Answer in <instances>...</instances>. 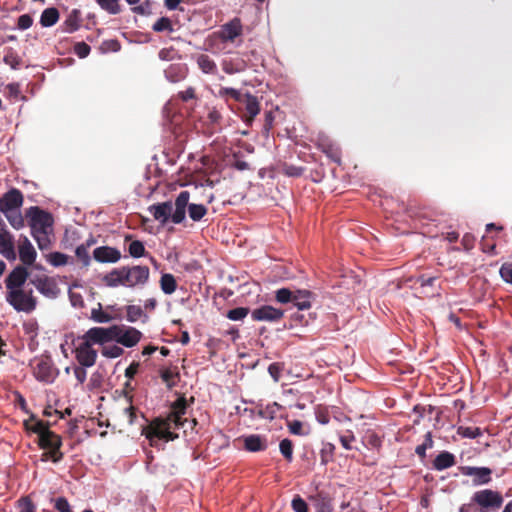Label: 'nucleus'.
Here are the masks:
<instances>
[{"instance_id":"obj_1","label":"nucleus","mask_w":512,"mask_h":512,"mask_svg":"<svg viewBox=\"0 0 512 512\" xmlns=\"http://www.w3.org/2000/svg\"><path fill=\"white\" fill-rule=\"evenodd\" d=\"M187 400L185 397H179L171 405V411L166 418H155L151 423L144 427L142 434L149 440L151 446H157L158 440L165 442L174 441L178 434L172 429L183 428L187 422L184 415L187 412Z\"/></svg>"},{"instance_id":"obj_2","label":"nucleus","mask_w":512,"mask_h":512,"mask_svg":"<svg viewBox=\"0 0 512 512\" xmlns=\"http://www.w3.org/2000/svg\"><path fill=\"white\" fill-rule=\"evenodd\" d=\"M23 426L27 432L38 435L37 445L45 450L41 455V461H52L59 463L64 458L61 451L63 445L60 435L50 430V423L37 419L36 415L31 414L30 417L23 422Z\"/></svg>"},{"instance_id":"obj_3","label":"nucleus","mask_w":512,"mask_h":512,"mask_svg":"<svg viewBox=\"0 0 512 512\" xmlns=\"http://www.w3.org/2000/svg\"><path fill=\"white\" fill-rule=\"evenodd\" d=\"M190 199V193L186 190L181 191L175 199V209L171 201L153 204L149 207V211L155 220L161 224H166L169 219L174 224H180L186 216V207Z\"/></svg>"},{"instance_id":"obj_4","label":"nucleus","mask_w":512,"mask_h":512,"mask_svg":"<svg viewBox=\"0 0 512 512\" xmlns=\"http://www.w3.org/2000/svg\"><path fill=\"white\" fill-rule=\"evenodd\" d=\"M5 300L17 312L31 313L37 307L33 289L28 287L6 291Z\"/></svg>"},{"instance_id":"obj_5","label":"nucleus","mask_w":512,"mask_h":512,"mask_svg":"<svg viewBox=\"0 0 512 512\" xmlns=\"http://www.w3.org/2000/svg\"><path fill=\"white\" fill-rule=\"evenodd\" d=\"M314 295L309 290L281 288L275 292V299L281 304L292 303L298 310L311 308Z\"/></svg>"},{"instance_id":"obj_6","label":"nucleus","mask_w":512,"mask_h":512,"mask_svg":"<svg viewBox=\"0 0 512 512\" xmlns=\"http://www.w3.org/2000/svg\"><path fill=\"white\" fill-rule=\"evenodd\" d=\"M503 501L502 494L491 489L476 491L472 496V503L479 506V512H495L501 508Z\"/></svg>"},{"instance_id":"obj_7","label":"nucleus","mask_w":512,"mask_h":512,"mask_svg":"<svg viewBox=\"0 0 512 512\" xmlns=\"http://www.w3.org/2000/svg\"><path fill=\"white\" fill-rule=\"evenodd\" d=\"M117 325L110 327H92L83 336L82 339L91 344L104 345L108 342L114 341L116 337Z\"/></svg>"},{"instance_id":"obj_8","label":"nucleus","mask_w":512,"mask_h":512,"mask_svg":"<svg viewBox=\"0 0 512 512\" xmlns=\"http://www.w3.org/2000/svg\"><path fill=\"white\" fill-rule=\"evenodd\" d=\"M27 217L30 218L32 229L42 233H46L47 229L50 228L53 224V218L51 214L37 206H33L28 209Z\"/></svg>"},{"instance_id":"obj_9","label":"nucleus","mask_w":512,"mask_h":512,"mask_svg":"<svg viewBox=\"0 0 512 512\" xmlns=\"http://www.w3.org/2000/svg\"><path fill=\"white\" fill-rule=\"evenodd\" d=\"M125 267L124 278L126 280V287H135L138 285H145L150 276V270L147 266L136 265L132 267Z\"/></svg>"},{"instance_id":"obj_10","label":"nucleus","mask_w":512,"mask_h":512,"mask_svg":"<svg viewBox=\"0 0 512 512\" xmlns=\"http://www.w3.org/2000/svg\"><path fill=\"white\" fill-rule=\"evenodd\" d=\"M116 334L114 341L127 348L136 346L142 338V332L131 326L117 325Z\"/></svg>"},{"instance_id":"obj_11","label":"nucleus","mask_w":512,"mask_h":512,"mask_svg":"<svg viewBox=\"0 0 512 512\" xmlns=\"http://www.w3.org/2000/svg\"><path fill=\"white\" fill-rule=\"evenodd\" d=\"M243 105L242 119L248 125H251L255 117L260 113V103L256 96L246 93L238 100Z\"/></svg>"},{"instance_id":"obj_12","label":"nucleus","mask_w":512,"mask_h":512,"mask_svg":"<svg viewBox=\"0 0 512 512\" xmlns=\"http://www.w3.org/2000/svg\"><path fill=\"white\" fill-rule=\"evenodd\" d=\"M29 278L28 269L24 265L16 266L5 278L6 291L25 288Z\"/></svg>"},{"instance_id":"obj_13","label":"nucleus","mask_w":512,"mask_h":512,"mask_svg":"<svg viewBox=\"0 0 512 512\" xmlns=\"http://www.w3.org/2000/svg\"><path fill=\"white\" fill-rule=\"evenodd\" d=\"M23 204V194L19 189L12 188L0 198V210L7 214L17 210Z\"/></svg>"},{"instance_id":"obj_14","label":"nucleus","mask_w":512,"mask_h":512,"mask_svg":"<svg viewBox=\"0 0 512 512\" xmlns=\"http://www.w3.org/2000/svg\"><path fill=\"white\" fill-rule=\"evenodd\" d=\"M75 358L79 365L83 367H92L97 360V351L91 344L83 340L75 349Z\"/></svg>"},{"instance_id":"obj_15","label":"nucleus","mask_w":512,"mask_h":512,"mask_svg":"<svg viewBox=\"0 0 512 512\" xmlns=\"http://www.w3.org/2000/svg\"><path fill=\"white\" fill-rule=\"evenodd\" d=\"M284 316V311L270 305H263L251 312L254 321L277 322Z\"/></svg>"},{"instance_id":"obj_16","label":"nucleus","mask_w":512,"mask_h":512,"mask_svg":"<svg viewBox=\"0 0 512 512\" xmlns=\"http://www.w3.org/2000/svg\"><path fill=\"white\" fill-rule=\"evenodd\" d=\"M30 283L46 297H55L59 292L55 280L46 275L36 276L30 280Z\"/></svg>"},{"instance_id":"obj_17","label":"nucleus","mask_w":512,"mask_h":512,"mask_svg":"<svg viewBox=\"0 0 512 512\" xmlns=\"http://www.w3.org/2000/svg\"><path fill=\"white\" fill-rule=\"evenodd\" d=\"M34 375L39 381L46 383L53 382L56 377V373L51 359H40L34 367Z\"/></svg>"},{"instance_id":"obj_18","label":"nucleus","mask_w":512,"mask_h":512,"mask_svg":"<svg viewBox=\"0 0 512 512\" xmlns=\"http://www.w3.org/2000/svg\"><path fill=\"white\" fill-rule=\"evenodd\" d=\"M461 472L466 476H473V484L484 485L491 481L492 470L488 467L463 466Z\"/></svg>"},{"instance_id":"obj_19","label":"nucleus","mask_w":512,"mask_h":512,"mask_svg":"<svg viewBox=\"0 0 512 512\" xmlns=\"http://www.w3.org/2000/svg\"><path fill=\"white\" fill-rule=\"evenodd\" d=\"M93 258L99 263H116L121 259V252L114 247L100 246L94 249Z\"/></svg>"},{"instance_id":"obj_20","label":"nucleus","mask_w":512,"mask_h":512,"mask_svg":"<svg viewBox=\"0 0 512 512\" xmlns=\"http://www.w3.org/2000/svg\"><path fill=\"white\" fill-rule=\"evenodd\" d=\"M242 30L241 20L239 18H234L221 27V30L219 31L220 38L223 41L233 42L242 34Z\"/></svg>"},{"instance_id":"obj_21","label":"nucleus","mask_w":512,"mask_h":512,"mask_svg":"<svg viewBox=\"0 0 512 512\" xmlns=\"http://www.w3.org/2000/svg\"><path fill=\"white\" fill-rule=\"evenodd\" d=\"M0 253L9 261L16 259L13 237L6 230H0Z\"/></svg>"},{"instance_id":"obj_22","label":"nucleus","mask_w":512,"mask_h":512,"mask_svg":"<svg viewBox=\"0 0 512 512\" xmlns=\"http://www.w3.org/2000/svg\"><path fill=\"white\" fill-rule=\"evenodd\" d=\"M125 267L115 268L111 272L103 276L102 281L108 287L126 286L124 278Z\"/></svg>"},{"instance_id":"obj_23","label":"nucleus","mask_w":512,"mask_h":512,"mask_svg":"<svg viewBox=\"0 0 512 512\" xmlns=\"http://www.w3.org/2000/svg\"><path fill=\"white\" fill-rule=\"evenodd\" d=\"M37 253L31 242L24 238L19 245V258L24 265H32L35 262Z\"/></svg>"},{"instance_id":"obj_24","label":"nucleus","mask_w":512,"mask_h":512,"mask_svg":"<svg viewBox=\"0 0 512 512\" xmlns=\"http://www.w3.org/2000/svg\"><path fill=\"white\" fill-rule=\"evenodd\" d=\"M81 23V11L79 9H73L64 20L62 29L64 32L73 33L80 28Z\"/></svg>"},{"instance_id":"obj_25","label":"nucleus","mask_w":512,"mask_h":512,"mask_svg":"<svg viewBox=\"0 0 512 512\" xmlns=\"http://www.w3.org/2000/svg\"><path fill=\"white\" fill-rule=\"evenodd\" d=\"M244 447L250 452L264 451L267 448V442L262 436L252 434L244 438Z\"/></svg>"},{"instance_id":"obj_26","label":"nucleus","mask_w":512,"mask_h":512,"mask_svg":"<svg viewBox=\"0 0 512 512\" xmlns=\"http://www.w3.org/2000/svg\"><path fill=\"white\" fill-rule=\"evenodd\" d=\"M455 464H456L455 456L448 451H443V452L439 453L433 461V467L438 471H442L444 469L450 468V467L454 466Z\"/></svg>"},{"instance_id":"obj_27","label":"nucleus","mask_w":512,"mask_h":512,"mask_svg":"<svg viewBox=\"0 0 512 512\" xmlns=\"http://www.w3.org/2000/svg\"><path fill=\"white\" fill-rule=\"evenodd\" d=\"M160 377L166 386L171 389L176 386L180 378V373L177 366L166 367L160 370Z\"/></svg>"},{"instance_id":"obj_28","label":"nucleus","mask_w":512,"mask_h":512,"mask_svg":"<svg viewBox=\"0 0 512 512\" xmlns=\"http://www.w3.org/2000/svg\"><path fill=\"white\" fill-rule=\"evenodd\" d=\"M199 69L205 74H216L217 65L215 61L207 54H200L196 58Z\"/></svg>"},{"instance_id":"obj_29","label":"nucleus","mask_w":512,"mask_h":512,"mask_svg":"<svg viewBox=\"0 0 512 512\" xmlns=\"http://www.w3.org/2000/svg\"><path fill=\"white\" fill-rule=\"evenodd\" d=\"M319 147L323 153L327 155L332 161L340 164L341 162V150L340 148L330 141H323L319 144Z\"/></svg>"},{"instance_id":"obj_30","label":"nucleus","mask_w":512,"mask_h":512,"mask_svg":"<svg viewBox=\"0 0 512 512\" xmlns=\"http://www.w3.org/2000/svg\"><path fill=\"white\" fill-rule=\"evenodd\" d=\"M58 19H59V11L56 8H54V7L46 8L41 14L40 24L43 27H51L57 23Z\"/></svg>"},{"instance_id":"obj_31","label":"nucleus","mask_w":512,"mask_h":512,"mask_svg":"<svg viewBox=\"0 0 512 512\" xmlns=\"http://www.w3.org/2000/svg\"><path fill=\"white\" fill-rule=\"evenodd\" d=\"M160 287L165 294H172L177 289V282L172 274H163L160 278Z\"/></svg>"},{"instance_id":"obj_32","label":"nucleus","mask_w":512,"mask_h":512,"mask_svg":"<svg viewBox=\"0 0 512 512\" xmlns=\"http://www.w3.org/2000/svg\"><path fill=\"white\" fill-rule=\"evenodd\" d=\"M282 409L283 407L280 404H278L277 402H273L271 404L266 405L265 407H261L259 409L258 414L262 418L273 420L274 418H276L277 413Z\"/></svg>"},{"instance_id":"obj_33","label":"nucleus","mask_w":512,"mask_h":512,"mask_svg":"<svg viewBox=\"0 0 512 512\" xmlns=\"http://www.w3.org/2000/svg\"><path fill=\"white\" fill-rule=\"evenodd\" d=\"M100 8L111 15H116L121 12L119 0H95Z\"/></svg>"},{"instance_id":"obj_34","label":"nucleus","mask_w":512,"mask_h":512,"mask_svg":"<svg viewBox=\"0 0 512 512\" xmlns=\"http://www.w3.org/2000/svg\"><path fill=\"white\" fill-rule=\"evenodd\" d=\"M186 208L193 221H200L207 214V208L203 204L188 203Z\"/></svg>"},{"instance_id":"obj_35","label":"nucleus","mask_w":512,"mask_h":512,"mask_svg":"<svg viewBox=\"0 0 512 512\" xmlns=\"http://www.w3.org/2000/svg\"><path fill=\"white\" fill-rule=\"evenodd\" d=\"M90 318L97 323H108L113 320L110 314L102 311L101 303H98V308L92 309Z\"/></svg>"},{"instance_id":"obj_36","label":"nucleus","mask_w":512,"mask_h":512,"mask_svg":"<svg viewBox=\"0 0 512 512\" xmlns=\"http://www.w3.org/2000/svg\"><path fill=\"white\" fill-rule=\"evenodd\" d=\"M126 317L127 320L131 323L138 321L141 317L147 318L142 307L138 305H128L126 307Z\"/></svg>"},{"instance_id":"obj_37","label":"nucleus","mask_w":512,"mask_h":512,"mask_svg":"<svg viewBox=\"0 0 512 512\" xmlns=\"http://www.w3.org/2000/svg\"><path fill=\"white\" fill-rule=\"evenodd\" d=\"M242 95L243 94L239 90L229 87H220L217 93V96L223 98L226 102H228L229 98L238 102Z\"/></svg>"},{"instance_id":"obj_38","label":"nucleus","mask_w":512,"mask_h":512,"mask_svg":"<svg viewBox=\"0 0 512 512\" xmlns=\"http://www.w3.org/2000/svg\"><path fill=\"white\" fill-rule=\"evenodd\" d=\"M128 252H129L130 256H132L134 258H140V257L145 256V254H146L145 246H144L143 242H141L139 240H133L130 242L129 247H128Z\"/></svg>"},{"instance_id":"obj_39","label":"nucleus","mask_w":512,"mask_h":512,"mask_svg":"<svg viewBox=\"0 0 512 512\" xmlns=\"http://www.w3.org/2000/svg\"><path fill=\"white\" fill-rule=\"evenodd\" d=\"M47 260L52 266L60 267L68 263V255L61 252H52L47 256Z\"/></svg>"},{"instance_id":"obj_40","label":"nucleus","mask_w":512,"mask_h":512,"mask_svg":"<svg viewBox=\"0 0 512 512\" xmlns=\"http://www.w3.org/2000/svg\"><path fill=\"white\" fill-rule=\"evenodd\" d=\"M249 312L250 310L248 307H237L229 310L226 313V317L232 321H239L243 320L249 314Z\"/></svg>"},{"instance_id":"obj_41","label":"nucleus","mask_w":512,"mask_h":512,"mask_svg":"<svg viewBox=\"0 0 512 512\" xmlns=\"http://www.w3.org/2000/svg\"><path fill=\"white\" fill-rule=\"evenodd\" d=\"M124 353V350L117 345H105L101 349V354L106 358H117Z\"/></svg>"},{"instance_id":"obj_42","label":"nucleus","mask_w":512,"mask_h":512,"mask_svg":"<svg viewBox=\"0 0 512 512\" xmlns=\"http://www.w3.org/2000/svg\"><path fill=\"white\" fill-rule=\"evenodd\" d=\"M458 434L465 438L475 439L482 435L479 427H464L460 426L457 430Z\"/></svg>"},{"instance_id":"obj_43","label":"nucleus","mask_w":512,"mask_h":512,"mask_svg":"<svg viewBox=\"0 0 512 512\" xmlns=\"http://www.w3.org/2000/svg\"><path fill=\"white\" fill-rule=\"evenodd\" d=\"M18 512H36V506L29 496L21 497L17 501Z\"/></svg>"},{"instance_id":"obj_44","label":"nucleus","mask_w":512,"mask_h":512,"mask_svg":"<svg viewBox=\"0 0 512 512\" xmlns=\"http://www.w3.org/2000/svg\"><path fill=\"white\" fill-rule=\"evenodd\" d=\"M3 61L5 64L9 65L13 69H17L20 65L21 59L18 54L13 51V49L9 48L4 55Z\"/></svg>"},{"instance_id":"obj_45","label":"nucleus","mask_w":512,"mask_h":512,"mask_svg":"<svg viewBox=\"0 0 512 512\" xmlns=\"http://www.w3.org/2000/svg\"><path fill=\"white\" fill-rule=\"evenodd\" d=\"M279 449L283 457L287 461H291L293 458V443L289 439H283L279 444Z\"/></svg>"},{"instance_id":"obj_46","label":"nucleus","mask_w":512,"mask_h":512,"mask_svg":"<svg viewBox=\"0 0 512 512\" xmlns=\"http://www.w3.org/2000/svg\"><path fill=\"white\" fill-rule=\"evenodd\" d=\"M153 30L156 32H163V31H172V22L167 17H161L159 18L154 24H153Z\"/></svg>"},{"instance_id":"obj_47","label":"nucleus","mask_w":512,"mask_h":512,"mask_svg":"<svg viewBox=\"0 0 512 512\" xmlns=\"http://www.w3.org/2000/svg\"><path fill=\"white\" fill-rule=\"evenodd\" d=\"M222 69L227 74H235L239 73L243 70V65L240 63H235L232 60H224L222 62Z\"/></svg>"},{"instance_id":"obj_48","label":"nucleus","mask_w":512,"mask_h":512,"mask_svg":"<svg viewBox=\"0 0 512 512\" xmlns=\"http://www.w3.org/2000/svg\"><path fill=\"white\" fill-rule=\"evenodd\" d=\"M9 223L16 229L23 227L24 220L22 215L17 211H11L10 214H6Z\"/></svg>"},{"instance_id":"obj_49","label":"nucleus","mask_w":512,"mask_h":512,"mask_svg":"<svg viewBox=\"0 0 512 512\" xmlns=\"http://www.w3.org/2000/svg\"><path fill=\"white\" fill-rule=\"evenodd\" d=\"M76 257L82 262L84 266H89L91 262L90 255L88 253V249L84 247L82 244L79 245L75 250Z\"/></svg>"},{"instance_id":"obj_50","label":"nucleus","mask_w":512,"mask_h":512,"mask_svg":"<svg viewBox=\"0 0 512 512\" xmlns=\"http://www.w3.org/2000/svg\"><path fill=\"white\" fill-rule=\"evenodd\" d=\"M367 445L379 450L382 446L381 437L375 432H368L365 436Z\"/></svg>"},{"instance_id":"obj_51","label":"nucleus","mask_w":512,"mask_h":512,"mask_svg":"<svg viewBox=\"0 0 512 512\" xmlns=\"http://www.w3.org/2000/svg\"><path fill=\"white\" fill-rule=\"evenodd\" d=\"M282 169L283 173L290 177H300L304 172L303 167L292 164H284Z\"/></svg>"},{"instance_id":"obj_52","label":"nucleus","mask_w":512,"mask_h":512,"mask_svg":"<svg viewBox=\"0 0 512 512\" xmlns=\"http://www.w3.org/2000/svg\"><path fill=\"white\" fill-rule=\"evenodd\" d=\"M291 506L295 512H308V505L303 498L299 495H296L292 502Z\"/></svg>"},{"instance_id":"obj_53","label":"nucleus","mask_w":512,"mask_h":512,"mask_svg":"<svg viewBox=\"0 0 512 512\" xmlns=\"http://www.w3.org/2000/svg\"><path fill=\"white\" fill-rule=\"evenodd\" d=\"M91 48L85 42H77L74 45V52L79 58H85L89 55Z\"/></svg>"},{"instance_id":"obj_54","label":"nucleus","mask_w":512,"mask_h":512,"mask_svg":"<svg viewBox=\"0 0 512 512\" xmlns=\"http://www.w3.org/2000/svg\"><path fill=\"white\" fill-rule=\"evenodd\" d=\"M207 119L212 126H219L222 121V114L215 107L209 110Z\"/></svg>"},{"instance_id":"obj_55","label":"nucleus","mask_w":512,"mask_h":512,"mask_svg":"<svg viewBox=\"0 0 512 512\" xmlns=\"http://www.w3.org/2000/svg\"><path fill=\"white\" fill-rule=\"evenodd\" d=\"M54 508L58 512H71L70 504L65 497H58L57 499H55Z\"/></svg>"},{"instance_id":"obj_56","label":"nucleus","mask_w":512,"mask_h":512,"mask_svg":"<svg viewBox=\"0 0 512 512\" xmlns=\"http://www.w3.org/2000/svg\"><path fill=\"white\" fill-rule=\"evenodd\" d=\"M334 451V446L332 444H328L325 448L321 450L320 457L321 463L326 465L328 462L332 461V455Z\"/></svg>"},{"instance_id":"obj_57","label":"nucleus","mask_w":512,"mask_h":512,"mask_svg":"<svg viewBox=\"0 0 512 512\" xmlns=\"http://www.w3.org/2000/svg\"><path fill=\"white\" fill-rule=\"evenodd\" d=\"M33 24V19L29 14H23L18 18L17 27L21 30L30 28Z\"/></svg>"},{"instance_id":"obj_58","label":"nucleus","mask_w":512,"mask_h":512,"mask_svg":"<svg viewBox=\"0 0 512 512\" xmlns=\"http://www.w3.org/2000/svg\"><path fill=\"white\" fill-rule=\"evenodd\" d=\"M282 367L279 363H272L268 367V372L275 382H278L281 377Z\"/></svg>"},{"instance_id":"obj_59","label":"nucleus","mask_w":512,"mask_h":512,"mask_svg":"<svg viewBox=\"0 0 512 512\" xmlns=\"http://www.w3.org/2000/svg\"><path fill=\"white\" fill-rule=\"evenodd\" d=\"M177 96L183 102H188L189 100L195 99L196 98L195 88L188 87L186 90L180 91Z\"/></svg>"},{"instance_id":"obj_60","label":"nucleus","mask_w":512,"mask_h":512,"mask_svg":"<svg viewBox=\"0 0 512 512\" xmlns=\"http://www.w3.org/2000/svg\"><path fill=\"white\" fill-rule=\"evenodd\" d=\"M500 275L503 280L512 284V264H503L500 268Z\"/></svg>"},{"instance_id":"obj_61","label":"nucleus","mask_w":512,"mask_h":512,"mask_svg":"<svg viewBox=\"0 0 512 512\" xmlns=\"http://www.w3.org/2000/svg\"><path fill=\"white\" fill-rule=\"evenodd\" d=\"M129 406L124 409V413L129 418V424H133L135 422L136 418V408L132 405V396L127 397Z\"/></svg>"},{"instance_id":"obj_62","label":"nucleus","mask_w":512,"mask_h":512,"mask_svg":"<svg viewBox=\"0 0 512 512\" xmlns=\"http://www.w3.org/2000/svg\"><path fill=\"white\" fill-rule=\"evenodd\" d=\"M85 368L81 365L74 367V376L79 384H83L86 381L87 372Z\"/></svg>"},{"instance_id":"obj_63","label":"nucleus","mask_w":512,"mask_h":512,"mask_svg":"<svg viewBox=\"0 0 512 512\" xmlns=\"http://www.w3.org/2000/svg\"><path fill=\"white\" fill-rule=\"evenodd\" d=\"M348 435H341L339 440L341 445L347 449L350 450L352 447L350 445L351 442L355 441V436L351 431H347Z\"/></svg>"},{"instance_id":"obj_64","label":"nucleus","mask_w":512,"mask_h":512,"mask_svg":"<svg viewBox=\"0 0 512 512\" xmlns=\"http://www.w3.org/2000/svg\"><path fill=\"white\" fill-rule=\"evenodd\" d=\"M290 433L294 435H302L303 424L299 420H294L288 423Z\"/></svg>"}]
</instances>
